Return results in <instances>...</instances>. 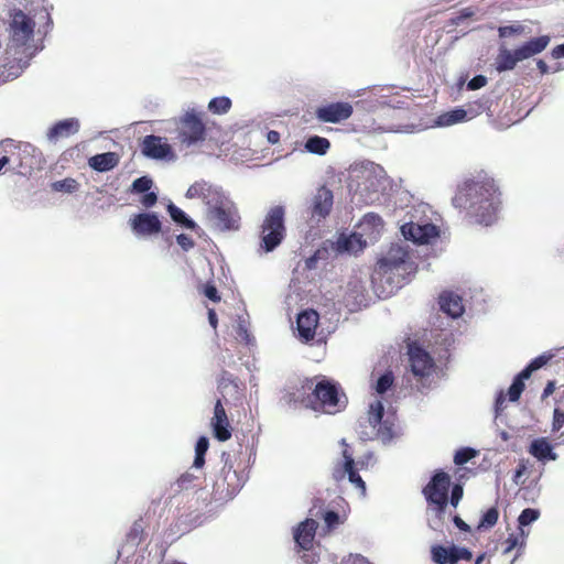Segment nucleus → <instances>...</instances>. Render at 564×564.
Segmentation results:
<instances>
[{
    "label": "nucleus",
    "mask_w": 564,
    "mask_h": 564,
    "mask_svg": "<svg viewBox=\"0 0 564 564\" xmlns=\"http://www.w3.org/2000/svg\"><path fill=\"white\" fill-rule=\"evenodd\" d=\"M13 1L6 46L7 75L3 82L18 78L32 58L43 50L42 40L36 37L34 19L37 15L41 19L48 18L45 0Z\"/></svg>",
    "instance_id": "nucleus-1"
},
{
    "label": "nucleus",
    "mask_w": 564,
    "mask_h": 564,
    "mask_svg": "<svg viewBox=\"0 0 564 564\" xmlns=\"http://www.w3.org/2000/svg\"><path fill=\"white\" fill-rule=\"evenodd\" d=\"M502 193L498 181L487 171L480 170L465 177L452 198L455 208L479 225L490 226L498 219L502 206Z\"/></svg>",
    "instance_id": "nucleus-2"
},
{
    "label": "nucleus",
    "mask_w": 564,
    "mask_h": 564,
    "mask_svg": "<svg viewBox=\"0 0 564 564\" xmlns=\"http://www.w3.org/2000/svg\"><path fill=\"white\" fill-rule=\"evenodd\" d=\"M416 264L409 251L400 245H392L387 254L378 260L371 282L379 297H389L406 283V278L414 273Z\"/></svg>",
    "instance_id": "nucleus-3"
},
{
    "label": "nucleus",
    "mask_w": 564,
    "mask_h": 564,
    "mask_svg": "<svg viewBox=\"0 0 564 564\" xmlns=\"http://www.w3.org/2000/svg\"><path fill=\"white\" fill-rule=\"evenodd\" d=\"M348 399L339 383L326 377H315L312 410L336 414L345 410Z\"/></svg>",
    "instance_id": "nucleus-4"
},
{
    "label": "nucleus",
    "mask_w": 564,
    "mask_h": 564,
    "mask_svg": "<svg viewBox=\"0 0 564 564\" xmlns=\"http://www.w3.org/2000/svg\"><path fill=\"white\" fill-rule=\"evenodd\" d=\"M227 370L221 371V378L218 381V390L221 398L217 399L214 406V415L210 420V426L215 438L219 442H226L231 437V426L223 402H227V391H232L231 397L239 398V387L236 379Z\"/></svg>",
    "instance_id": "nucleus-5"
},
{
    "label": "nucleus",
    "mask_w": 564,
    "mask_h": 564,
    "mask_svg": "<svg viewBox=\"0 0 564 564\" xmlns=\"http://www.w3.org/2000/svg\"><path fill=\"white\" fill-rule=\"evenodd\" d=\"M550 41L551 39L549 35H541L524 42L516 50L501 47L499 48L498 55L495 59V68L499 73L512 70L519 62L543 52L550 44Z\"/></svg>",
    "instance_id": "nucleus-6"
},
{
    "label": "nucleus",
    "mask_w": 564,
    "mask_h": 564,
    "mask_svg": "<svg viewBox=\"0 0 564 564\" xmlns=\"http://www.w3.org/2000/svg\"><path fill=\"white\" fill-rule=\"evenodd\" d=\"M286 235L285 209L276 205L269 209L261 225L260 247L264 252L273 251Z\"/></svg>",
    "instance_id": "nucleus-7"
},
{
    "label": "nucleus",
    "mask_w": 564,
    "mask_h": 564,
    "mask_svg": "<svg viewBox=\"0 0 564 564\" xmlns=\"http://www.w3.org/2000/svg\"><path fill=\"white\" fill-rule=\"evenodd\" d=\"M452 485L451 476L444 470H437L422 489L429 509L442 519L448 505V492Z\"/></svg>",
    "instance_id": "nucleus-8"
},
{
    "label": "nucleus",
    "mask_w": 564,
    "mask_h": 564,
    "mask_svg": "<svg viewBox=\"0 0 564 564\" xmlns=\"http://www.w3.org/2000/svg\"><path fill=\"white\" fill-rule=\"evenodd\" d=\"M343 446L341 456L343 458L335 463L332 477L336 482L344 480L348 477V480L360 491V495L366 496V482L359 476V469H362L365 466V462L355 460L354 454L350 451V446L346 443L345 440L340 442Z\"/></svg>",
    "instance_id": "nucleus-9"
},
{
    "label": "nucleus",
    "mask_w": 564,
    "mask_h": 564,
    "mask_svg": "<svg viewBox=\"0 0 564 564\" xmlns=\"http://www.w3.org/2000/svg\"><path fill=\"white\" fill-rule=\"evenodd\" d=\"M177 139L182 145L192 147L206 139V124L203 115L189 109L177 121Z\"/></svg>",
    "instance_id": "nucleus-10"
},
{
    "label": "nucleus",
    "mask_w": 564,
    "mask_h": 564,
    "mask_svg": "<svg viewBox=\"0 0 564 564\" xmlns=\"http://www.w3.org/2000/svg\"><path fill=\"white\" fill-rule=\"evenodd\" d=\"M208 219L221 231L237 230L239 228L240 216L234 204L227 202L223 194L208 208Z\"/></svg>",
    "instance_id": "nucleus-11"
},
{
    "label": "nucleus",
    "mask_w": 564,
    "mask_h": 564,
    "mask_svg": "<svg viewBox=\"0 0 564 564\" xmlns=\"http://www.w3.org/2000/svg\"><path fill=\"white\" fill-rule=\"evenodd\" d=\"M384 406L381 400L370 403L368 410V422L377 429V437L382 442H389L394 436V423L390 419L383 420Z\"/></svg>",
    "instance_id": "nucleus-12"
},
{
    "label": "nucleus",
    "mask_w": 564,
    "mask_h": 564,
    "mask_svg": "<svg viewBox=\"0 0 564 564\" xmlns=\"http://www.w3.org/2000/svg\"><path fill=\"white\" fill-rule=\"evenodd\" d=\"M354 107L348 101H336L322 105L315 109L319 122L339 123L351 117Z\"/></svg>",
    "instance_id": "nucleus-13"
},
{
    "label": "nucleus",
    "mask_w": 564,
    "mask_h": 564,
    "mask_svg": "<svg viewBox=\"0 0 564 564\" xmlns=\"http://www.w3.org/2000/svg\"><path fill=\"white\" fill-rule=\"evenodd\" d=\"M409 359L411 371L414 377L423 379L432 375L434 360L431 355L419 346H410Z\"/></svg>",
    "instance_id": "nucleus-14"
},
{
    "label": "nucleus",
    "mask_w": 564,
    "mask_h": 564,
    "mask_svg": "<svg viewBox=\"0 0 564 564\" xmlns=\"http://www.w3.org/2000/svg\"><path fill=\"white\" fill-rule=\"evenodd\" d=\"M333 204V192L324 185L318 187L310 206L311 218L317 221L325 219L330 214Z\"/></svg>",
    "instance_id": "nucleus-15"
},
{
    "label": "nucleus",
    "mask_w": 564,
    "mask_h": 564,
    "mask_svg": "<svg viewBox=\"0 0 564 564\" xmlns=\"http://www.w3.org/2000/svg\"><path fill=\"white\" fill-rule=\"evenodd\" d=\"M132 231L138 236L156 235L162 229V224L154 213H140L130 218Z\"/></svg>",
    "instance_id": "nucleus-16"
},
{
    "label": "nucleus",
    "mask_w": 564,
    "mask_h": 564,
    "mask_svg": "<svg viewBox=\"0 0 564 564\" xmlns=\"http://www.w3.org/2000/svg\"><path fill=\"white\" fill-rule=\"evenodd\" d=\"M403 236L415 243H429L432 238L438 236V229L435 225L426 223L423 225L409 223L401 227Z\"/></svg>",
    "instance_id": "nucleus-17"
},
{
    "label": "nucleus",
    "mask_w": 564,
    "mask_h": 564,
    "mask_svg": "<svg viewBox=\"0 0 564 564\" xmlns=\"http://www.w3.org/2000/svg\"><path fill=\"white\" fill-rule=\"evenodd\" d=\"M318 319L319 315L315 310H305L297 315L296 329L301 339L310 341L315 337Z\"/></svg>",
    "instance_id": "nucleus-18"
},
{
    "label": "nucleus",
    "mask_w": 564,
    "mask_h": 564,
    "mask_svg": "<svg viewBox=\"0 0 564 564\" xmlns=\"http://www.w3.org/2000/svg\"><path fill=\"white\" fill-rule=\"evenodd\" d=\"M142 153L151 159H165L172 153L171 145L158 135H147L141 143Z\"/></svg>",
    "instance_id": "nucleus-19"
},
{
    "label": "nucleus",
    "mask_w": 564,
    "mask_h": 564,
    "mask_svg": "<svg viewBox=\"0 0 564 564\" xmlns=\"http://www.w3.org/2000/svg\"><path fill=\"white\" fill-rule=\"evenodd\" d=\"M314 383L315 377L306 378L299 384L292 387L291 391L289 392L290 402L299 403L307 409H312Z\"/></svg>",
    "instance_id": "nucleus-20"
},
{
    "label": "nucleus",
    "mask_w": 564,
    "mask_h": 564,
    "mask_svg": "<svg viewBox=\"0 0 564 564\" xmlns=\"http://www.w3.org/2000/svg\"><path fill=\"white\" fill-rule=\"evenodd\" d=\"M317 522L313 519L302 521L294 531V540L301 550L308 551L313 546Z\"/></svg>",
    "instance_id": "nucleus-21"
},
{
    "label": "nucleus",
    "mask_w": 564,
    "mask_h": 564,
    "mask_svg": "<svg viewBox=\"0 0 564 564\" xmlns=\"http://www.w3.org/2000/svg\"><path fill=\"white\" fill-rule=\"evenodd\" d=\"M220 192L205 181H198L192 184L187 192V198H202L208 206L220 197Z\"/></svg>",
    "instance_id": "nucleus-22"
},
{
    "label": "nucleus",
    "mask_w": 564,
    "mask_h": 564,
    "mask_svg": "<svg viewBox=\"0 0 564 564\" xmlns=\"http://www.w3.org/2000/svg\"><path fill=\"white\" fill-rule=\"evenodd\" d=\"M440 306L444 313L453 318L462 316L465 310L462 297L449 291L440 295Z\"/></svg>",
    "instance_id": "nucleus-23"
},
{
    "label": "nucleus",
    "mask_w": 564,
    "mask_h": 564,
    "mask_svg": "<svg viewBox=\"0 0 564 564\" xmlns=\"http://www.w3.org/2000/svg\"><path fill=\"white\" fill-rule=\"evenodd\" d=\"M529 453L540 462L556 460L557 454L553 451L546 437H539L532 441Z\"/></svg>",
    "instance_id": "nucleus-24"
},
{
    "label": "nucleus",
    "mask_w": 564,
    "mask_h": 564,
    "mask_svg": "<svg viewBox=\"0 0 564 564\" xmlns=\"http://www.w3.org/2000/svg\"><path fill=\"white\" fill-rule=\"evenodd\" d=\"M119 156L115 152L96 154L89 159V165L98 172H107L116 167Z\"/></svg>",
    "instance_id": "nucleus-25"
},
{
    "label": "nucleus",
    "mask_w": 564,
    "mask_h": 564,
    "mask_svg": "<svg viewBox=\"0 0 564 564\" xmlns=\"http://www.w3.org/2000/svg\"><path fill=\"white\" fill-rule=\"evenodd\" d=\"M145 539V521L139 518L131 524L126 534V542L132 546H138Z\"/></svg>",
    "instance_id": "nucleus-26"
},
{
    "label": "nucleus",
    "mask_w": 564,
    "mask_h": 564,
    "mask_svg": "<svg viewBox=\"0 0 564 564\" xmlns=\"http://www.w3.org/2000/svg\"><path fill=\"white\" fill-rule=\"evenodd\" d=\"M70 135V119H64L58 122H56L54 126H52L47 133L46 138L47 141L51 143H56L61 139L68 138Z\"/></svg>",
    "instance_id": "nucleus-27"
},
{
    "label": "nucleus",
    "mask_w": 564,
    "mask_h": 564,
    "mask_svg": "<svg viewBox=\"0 0 564 564\" xmlns=\"http://www.w3.org/2000/svg\"><path fill=\"white\" fill-rule=\"evenodd\" d=\"M365 247V242L361 239V236L358 234H351L349 236H344L338 239V248L343 251L348 252H357L362 250Z\"/></svg>",
    "instance_id": "nucleus-28"
},
{
    "label": "nucleus",
    "mask_w": 564,
    "mask_h": 564,
    "mask_svg": "<svg viewBox=\"0 0 564 564\" xmlns=\"http://www.w3.org/2000/svg\"><path fill=\"white\" fill-rule=\"evenodd\" d=\"M330 148V142L328 139L314 135L307 139L305 143V149L314 154L324 155Z\"/></svg>",
    "instance_id": "nucleus-29"
},
{
    "label": "nucleus",
    "mask_w": 564,
    "mask_h": 564,
    "mask_svg": "<svg viewBox=\"0 0 564 564\" xmlns=\"http://www.w3.org/2000/svg\"><path fill=\"white\" fill-rule=\"evenodd\" d=\"M167 212H169L171 218L176 224H180V225L184 226L187 229H194L196 227V224L192 219H189L186 216V214L181 208L175 206L174 204L171 203L167 206Z\"/></svg>",
    "instance_id": "nucleus-30"
},
{
    "label": "nucleus",
    "mask_w": 564,
    "mask_h": 564,
    "mask_svg": "<svg viewBox=\"0 0 564 564\" xmlns=\"http://www.w3.org/2000/svg\"><path fill=\"white\" fill-rule=\"evenodd\" d=\"M231 100L226 96L215 97L208 102V110L214 115H225L231 108Z\"/></svg>",
    "instance_id": "nucleus-31"
},
{
    "label": "nucleus",
    "mask_w": 564,
    "mask_h": 564,
    "mask_svg": "<svg viewBox=\"0 0 564 564\" xmlns=\"http://www.w3.org/2000/svg\"><path fill=\"white\" fill-rule=\"evenodd\" d=\"M467 112L464 109H454L447 112L442 113L438 117V124L441 126H451L457 122H462L466 119Z\"/></svg>",
    "instance_id": "nucleus-32"
},
{
    "label": "nucleus",
    "mask_w": 564,
    "mask_h": 564,
    "mask_svg": "<svg viewBox=\"0 0 564 564\" xmlns=\"http://www.w3.org/2000/svg\"><path fill=\"white\" fill-rule=\"evenodd\" d=\"M208 446H209V442L206 436H200L197 440L196 446H195V458H194V463H193V466L195 468H202L204 466L205 454L208 449Z\"/></svg>",
    "instance_id": "nucleus-33"
},
{
    "label": "nucleus",
    "mask_w": 564,
    "mask_h": 564,
    "mask_svg": "<svg viewBox=\"0 0 564 564\" xmlns=\"http://www.w3.org/2000/svg\"><path fill=\"white\" fill-rule=\"evenodd\" d=\"M552 358L550 354H543L532 359L530 364L522 370V377H531L532 372L545 366Z\"/></svg>",
    "instance_id": "nucleus-34"
},
{
    "label": "nucleus",
    "mask_w": 564,
    "mask_h": 564,
    "mask_svg": "<svg viewBox=\"0 0 564 564\" xmlns=\"http://www.w3.org/2000/svg\"><path fill=\"white\" fill-rule=\"evenodd\" d=\"M529 377H522V371L514 378L508 390L509 400L516 402L520 399L522 391L524 390V380Z\"/></svg>",
    "instance_id": "nucleus-35"
},
{
    "label": "nucleus",
    "mask_w": 564,
    "mask_h": 564,
    "mask_svg": "<svg viewBox=\"0 0 564 564\" xmlns=\"http://www.w3.org/2000/svg\"><path fill=\"white\" fill-rule=\"evenodd\" d=\"M527 28L521 24L520 22H516L511 25H503L498 28V35L499 37H509L513 35H522L528 34Z\"/></svg>",
    "instance_id": "nucleus-36"
},
{
    "label": "nucleus",
    "mask_w": 564,
    "mask_h": 564,
    "mask_svg": "<svg viewBox=\"0 0 564 564\" xmlns=\"http://www.w3.org/2000/svg\"><path fill=\"white\" fill-rule=\"evenodd\" d=\"M393 382L394 376L392 371H387L383 375H381L377 380L375 390L378 394H383L393 386Z\"/></svg>",
    "instance_id": "nucleus-37"
},
{
    "label": "nucleus",
    "mask_w": 564,
    "mask_h": 564,
    "mask_svg": "<svg viewBox=\"0 0 564 564\" xmlns=\"http://www.w3.org/2000/svg\"><path fill=\"white\" fill-rule=\"evenodd\" d=\"M499 518V511L496 507L489 508L484 516L481 517V520L478 524V529H489L492 528Z\"/></svg>",
    "instance_id": "nucleus-38"
},
{
    "label": "nucleus",
    "mask_w": 564,
    "mask_h": 564,
    "mask_svg": "<svg viewBox=\"0 0 564 564\" xmlns=\"http://www.w3.org/2000/svg\"><path fill=\"white\" fill-rule=\"evenodd\" d=\"M477 454L478 452L471 447H463L455 453L454 463L462 466L476 457Z\"/></svg>",
    "instance_id": "nucleus-39"
},
{
    "label": "nucleus",
    "mask_w": 564,
    "mask_h": 564,
    "mask_svg": "<svg viewBox=\"0 0 564 564\" xmlns=\"http://www.w3.org/2000/svg\"><path fill=\"white\" fill-rule=\"evenodd\" d=\"M360 226L361 227H371L375 230H379L383 227V221L379 215H377L375 213H368L362 217Z\"/></svg>",
    "instance_id": "nucleus-40"
},
{
    "label": "nucleus",
    "mask_w": 564,
    "mask_h": 564,
    "mask_svg": "<svg viewBox=\"0 0 564 564\" xmlns=\"http://www.w3.org/2000/svg\"><path fill=\"white\" fill-rule=\"evenodd\" d=\"M540 517V512L536 509L527 508L520 513L518 521L520 527H525L534 522Z\"/></svg>",
    "instance_id": "nucleus-41"
},
{
    "label": "nucleus",
    "mask_w": 564,
    "mask_h": 564,
    "mask_svg": "<svg viewBox=\"0 0 564 564\" xmlns=\"http://www.w3.org/2000/svg\"><path fill=\"white\" fill-rule=\"evenodd\" d=\"M196 480H197L196 476L186 471L178 477L176 485L180 490H188L191 488H195L198 486L195 484Z\"/></svg>",
    "instance_id": "nucleus-42"
},
{
    "label": "nucleus",
    "mask_w": 564,
    "mask_h": 564,
    "mask_svg": "<svg viewBox=\"0 0 564 564\" xmlns=\"http://www.w3.org/2000/svg\"><path fill=\"white\" fill-rule=\"evenodd\" d=\"M432 560L436 564H447L448 563V547L443 545H435L431 550Z\"/></svg>",
    "instance_id": "nucleus-43"
},
{
    "label": "nucleus",
    "mask_w": 564,
    "mask_h": 564,
    "mask_svg": "<svg viewBox=\"0 0 564 564\" xmlns=\"http://www.w3.org/2000/svg\"><path fill=\"white\" fill-rule=\"evenodd\" d=\"M199 292L203 293L207 299L213 301L214 303H218L221 300V296L215 286L214 283L208 282L199 288Z\"/></svg>",
    "instance_id": "nucleus-44"
},
{
    "label": "nucleus",
    "mask_w": 564,
    "mask_h": 564,
    "mask_svg": "<svg viewBox=\"0 0 564 564\" xmlns=\"http://www.w3.org/2000/svg\"><path fill=\"white\" fill-rule=\"evenodd\" d=\"M552 432H560L561 435H564V411L558 408H555L553 412Z\"/></svg>",
    "instance_id": "nucleus-45"
},
{
    "label": "nucleus",
    "mask_w": 564,
    "mask_h": 564,
    "mask_svg": "<svg viewBox=\"0 0 564 564\" xmlns=\"http://www.w3.org/2000/svg\"><path fill=\"white\" fill-rule=\"evenodd\" d=\"M523 544V532H521L520 535L518 534H510L506 541L503 542V554L510 553L513 549L517 546H521Z\"/></svg>",
    "instance_id": "nucleus-46"
},
{
    "label": "nucleus",
    "mask_w": 564,
    "mask_h": 564,
    "mask_svg": "<svg viewBox=\"0 0 564 564\" xmlns=\"http://www.w3.org/2000/svg\"><path fill=\"white\" fill-rule=\"evenodd\" d=\"M152 180L147 176H141L133 181L132 191L135 193H145L152 187Z\"/></svg>",
    "instance_id": "nucleus-47"
},
{
    "label": "nucleus",
    "mask_w": 564,
    "mask_h": 564,
    "mask_svg": "<svg viewBox=\"0 0 564 564\" xmlns=\"http://www.w3.org/2000/svg\"><path fill=\"white\" fill-rule=\"evenodd\" d=\"M529 469V460L520 459L517 466V469L513 475V482L517 485H523L524 480L522 477L528 473Z\"/></svg>",
    "instance_id": "nucleus-48"
},
{
    "label": "nucleus",
    "mask_w": 564,
    "mask_h": 564,
    "mask_svg": "<svg viewBox=\"0 0 564 564\" xmlns=\"http://www.w3.org/2000/svg\"><path fill=\"white\" fill-rule=\"evenodd\" d=\"M324 521L326 527L333 530L340 523L339 514L335 511H327L324 516Z\"/></svg>",
    "instance_id": "nucleus-49"
},
{
    "label": "nucleus",
    "mask_w": 564,
    "mask_h": 564,
    "mask_svg": "<svg viewBox=\"0 0 564 564\" xmlns=\"http://www.w3.org/2000/svg\"><path fill=\"white\" fill-rule=\"evenodd\" d=\"M463 494H464V490H463V487L460 485H455L452 488L451 497H448V501L451 502V505L454 508H456L458 506L459 501L463 498Z\"/></svg>",
    "instance_id": "nucleus-50"
},
{
    "label": "nucleus",
    "mask_w": 564,
    "mask_h": 564,
    "mask_svg": "<svg viewBox=\"0 0 564 564\" xmlns=\"http://www.w3.org/2000/svg\"><path fill=\"white\" fill-rule=\"evenodd\" d=\"M487 84V77L484 76V75H477L475 77H473L469 82H468V89L470 90H476V89H480L481 87H484L485 85Z\"/></svg>",
    "instance_id": "nucleus-51"
},
{
    "label": "nucleus",
    "mask_w": 564,
    "mask_h": 564,
    "mask_svg": "<svg viewBox=\"0 0 564 564\" xmlns=\"http://www.w3.org/2000/svg\"><path fill=\"white\" fill-rule=\"evenodd\" d=\"M176 241L177 243L181 246V248L185 251H188L189 249H192L194 247V240L188 236V235H185V234H180L177 237H176Z\"/></svg>",
    "instance_id": "nucleus-52"
},
{
    "label": "nucleus",
    "mask_w": 564,
    "mask_h": 564,
    "mask_svg": "<svg viewBox=\"0 0 564 564\" xmlns=\"http://www.w3.org/2000/svg\"><path fill=\"white\" fill-rule=\"evenodd\" d=\"M52 188L56 192L70 193V178L65 177L62 181H56L52 183Z\"/></svg>",
    "instance_id": "nucleus-53"
},
{
    "label": "nucleus",
    "mask_w": 564,
    "mask_h": 564,
    "mask_svg": "<svg viewBox=\"0 0 564 564\" xmlns=\"http://www.w3.org/2000/svg\"><path fill=\"white\" fill-rule=\"evenodd\" d=\"M339 564H371L366 557L361 555H348L344 557Z\"/></svg>",
    "instance_id": "nucleus-54"
},
{
    "label": "nucleus",
    "mask_w": 564,
    "mask_h": 564,
    "mask_svg": "<svg viewBox=\"0 0 564 564\" xmlns=\"http://www.w3.org/2000/svg\"><path fill=\"white\" fill-rule=\"evenodd\" d=\"M158 200V196L154 192H145L144 195L141 198V204L149 208L152 207Z\"/></svg>",
    "instance_id": "nucleus-55"
},
{
    "label": "nucleus",
    "mask_w": 564,
    "mask_h": 564,
    "mask_svg": "<svg viewBox=\"0 0 564 564\" xmlns=\"http://www.w3.org/2000/svg\"><path fill=\"white\" fill-rule=\"evenodd\" d=\"M448 563L447 564H456L458 562V547L452 545L448 547Z\"/></svg>",
    "instance_id": "nucleus-56"
},
{
    "label": "nucleus",
    "mask_w": 564,
    "mask_h": 564,
    "mask_svg": "<svg viewBox=\"0 0 564 564\" xmlns=\"http://www.w3.org/2000/svg\"><path fill=\"white\" fill-rule=\"evenodd\" d=\"M555 391V381L551 380L546 383L543 392H542V400L549 398L553 392Z\"/></svg>",
    "instance_id": "nucleus-57"
},
{
    "label": "nucleus",
    "mask_w": 564,
    "mask_h": 564,
    "mask_svg": "<svg viewBox=\"0 0 564 564\" xmlns=\"http://www.w3.org/2000/svg\"><path fill=\"white\" fill-rule=\"evenodd\" d=\"M455 525L464 531V532H469L470 531V527L458 516H455L454 519H453Z\"/></svg>",
    "instance_id": "nucleus-58"
},
{
    "label": "nucleus",
    "mask_w": 564,
    "mask_h": 564,
    "mask_svg": "<svg viewBox=\"0 0 564 564\" xmlns=\"http://www.w3.org/2000/svg\"><path fill=\"white\" fill-rule=\"evenodd\" d=\"M473 558V553L466 547H458V561L465 560L470 561Z\"/></svg>",
    "instance_id": "nucleus-59"
},
{
    "label": "nucleus",
    "mask_w": 564,
    "mask_h": 564,
    "mask_svg": "<svg viewBox=\"0 0 564 564\" xmlns=\"http://www.w3.org/2000/svg\"><path fill=\"white\" fill-rule=\"evenodd\" d=\"M267 140L271 144H276L280 141V133L275 130H270L267 133Z\"/></svg>",
    "instance_id": "nucleus-60"
},
{
    "label": "nucleus",
    "mask_w": 564,
    "mask_h": 564,
    "mask_svg": "<svg viewBox=\"0 0 564 564\" xmlns=\"http://www.w3.org/2000/svg\"><path fill=\"white\" fill-rule=\"evenodd\" d=\"M208 321H209L210 326L214 329H216L217 325H218V318H217V314L214 308L208 310Z\"/></svg>",
    "instance_id": "nucleus-61"
},
{
    "label": "nucleus",
    "mask_w": 564,
    "mask_h": 564,
    "mask_svg": "<svg viewBox=\"0 0 564 564\" xmlns=\"http://www.w3.org/2000/svg\"><path fill=\"white\" fill-rule=\"evenodd\" d=\"M551 54H552L553 58H562V57H564V43L560 44V45H556L552 50Z\"/></svg>",
    "instance_id": "nucleus-62"
},
{
    "label": "nucleus",
    "mask_w": 564,
    "mask_h": 564,
    "mask_svg": "<svg viewBox=\"0 0 564 564\" xmlns=\"http://www.w3.org/2000/svg\"><path fill=\"white\" fill-rule=\"evenodd\" d=\"M536 66H538V69L540 70L541 74L549 73V66H547V64L543 59H539L536 62Z\"/></svg>",
    "instance_id": "nucleus-63"
},
{
    "label": "nucleus",
    "mask_w": 564,
    "mask_h": 564,
    "mask_svg": "<svg viewBox=\"0 0 564 564\" xmlns=\"http://www.w3.org/2000/svg\"><path fill=\"white\" fill-rule=\"evenodd\" d=\"M224 478H225V480H229V479L231 480V479L237 478L236 470L228 469V470L224 471Z\"/></svg>",
    "instance_id": "nucleus-64"
}]
</instances>
